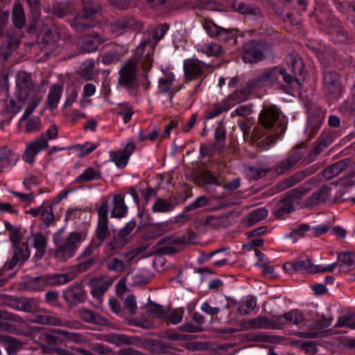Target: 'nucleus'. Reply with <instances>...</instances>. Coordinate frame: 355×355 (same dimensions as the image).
Segmentation results:
<instances>
[{"instance_id":"nucleus-24","label":"nucleus","mask_w":355,"mask_h":355,"mask_svg":"<svg viewBox=\"0 0 355 355\" xmlns=\"http://www.w3.org/2000/svg\"><path fill=\"white\" fill-rule=\"evenodd\" d=\"M65 300L70 304L76 305L85 301V292L80 286H73L67 289L64 293Z\"/></svg>"},{"instance_id":"nucleus-15","label":"nucleus","mask_w":355,"mask_h":355,"mask_svg":"<svg viewBox=\"0 0 355 355\" xmlns=\"http://www.w3.org/2000/svg\"><path fill=\"white\" fill-rule=\"evenodd\" d=\"M284 267L288 273L307 272L310 273H318L316 265L312 263L309 258L304 260H295L284 263Z\"/></svg>"},{"instance_id":"nucleus-7","label":"nucleus","mask_w":355,"mask_h":355,"mask_svg":"<svg viewBox=\"0 0 355 355\" xmlns=\"http://www.w3.org/2000/svg\"><path fill=\"white\" fill-rule=\"evenodd\" d=\"M324 90L333 101L338 100L342 94L340 76L335 71H329L324 73Z\"/></svg>"},{"instance_id":"nucleus-30","label":"nucleus","mask_w":355,"mask_h":355,"mask_svg":"<svg viewBox=\"0 0 355 355\" xmlns=\"http://www.w3.org/2000/svg\"><path fill=\"white\" fill-rule=\"evenodd\" d=\"M33 246L36 249V256L41 258L46 252L47 239L42 233L33 234L30 237Z\"/></svg>"},{"instance_id":"nucleus-25","label":"nucleus","mask_w":355,"mask_h":355,"mask_svg":"<svg viewBox=\"0 0 355 355\" xmlns=\"http://www.w3.org/2000/svg\"><path fill=\"white\" fill-rule=\"evenodd\" d=\"M279 112L275 107L263 109L259 114V121L266 128H272L277 122Z\"/></svg>"},{"instance_id":"nucleus-27","label":"nucleus","mask_w":355,"mask_h":355,"mask_svg":"<svg viewBox=\"0 0 355 355\" xmlns=\"http://www.w3.org/2000/svg\"><path fill=\"white\" fill-rule=\"evenodd\" d=\"M350 164L351 160L349 159L339 161L325 168L322 171V175L327 180L332 179L339 175L342 171L347 170Z\"/></svg>"},{"instance_id":"nucleus-43","label":"nucleus","mask_w":355,"mask_h":355,"mask_svg":"<svg viewBox=\"0 0 355 355\" xmlns=\"http://www.w3.org/2000/svg\"><path fill=\"white\" fill-rule=\"evenodd\" d=\"M38 308V302L35 298L20 297L19 311L26 313H33Z\"/></svg>"},{"instance_id":"nucleus-46","label":"nucleus","mask_w":355,"mask_h":355,"mask_svg":"<svg viewBox=\"0 0 355 355\" xmlns=\"http://www.w3.org/2000/svg\"><path fill=\"white\" fill-rule=\"evenodd\" d=\"M60 38L58 29L55 26H51L46 31L42 37V41L45 44H53Z\"/></svg>"},{"instance_id":"nucleus-16","label":"nucleus","mask_w":355,"mask_h":355,"mask_svg":"<svg viewBox=\"0 0 355 355\" xmlns=\"http://www.w3.org/2000/svg\"><path fill=\"white\" fill-rule=\"evenodd\" d=\"M277 322V329L285 324L300 325L304 321L303 313L298 309H293L284 313L283 315L275 316Z\"/></svg>"},{"instance_id":"nucleus-35","label":"nucleus","mask_w":355,"mask_h":355,"mask_svg":"<svg viewBox=\"0 0 355 355\" xmlns=\"http://www.w3.org/2000/svg\"><path fill=\"white\" fill-rule=\"evenodd\" d=\"M175 204L171 200L162 198H157L152 205L153 213H168L172 211Z\"/></svg>"},{"instance_id":"nucleus-2","label":"nucleus","mask_w":355,"mask_h":355,"mask_svg":"<svg viewBox=\"0 0 355 355\" xmlns=\"http://www.w3.org/2000/svg\"><path fill=\"white\" fill-rule=\"evenodd\" d=\"M16 96L19 101L27 105L21 119H27L42 100L39 87L33 83L31 74L19 71L16 80Z\"/></svg>"},{"instance_id":"nucleus-26","label":"nucleus","mask_w":355,"mask_h":355,"mask_svg":"<svg viewBox=\"0 0 355 355\" xmlns=\"http://www.w3.org/2000/svg\"><path fill=\"white\" fill-rule=\"evenodd\" d=\"M136 220H132L120 230L117 237L112 241V248H120L128 242V236L135 228Z\"/></svg>"},{"instance_id":"nucleus-60","label":"nucleus","mask_w":355,"mask_h":355,"mask_svg":"<svg viewBox=\"0 0 355 355\" xmlns=\"http://www.w3.org/2000/svg\"><path fill=\"white\" fill-rule=\"evenodd\" d=\"M0 318L6 320H8V321L14 322L18 324H22L25 322V320L23 318H21V316H19L17 314L6 312V311L0 312Z\"/></svg>"},{"instance_id":"nucleus-11","label":"nucleus","mask_w":355,"mask_h":355,"mask_svg":"<svg viewBox=\"0 0 355 355\" xmlns=\"http://www.w3.org/2000/svg\"><path fill=\"white\" fill-rule=\"evenodd\" d=\"M108 200L103 199L101 202L100 207L98 208V221L96 229V235L100 243L96 245H100L102 241L109 235L108 230Z\"/></svg>"},{"instance_id":"nucleus-42","label":"nucleus","mask_w":355,"mask_h":355,"mask_svg":"<svg viewBox=\"0 0 355 355\" xmlns=\"http://www.w3.org/2000/svg\"><path fill=\"white\" fill-rule=\"evenodd\" d=\"M12 22L15 27L21 28L26 22L24 9L21 4H15L12 10Z\"/></svg>"},{"instance_id":"nucleus-1","label":"nucleus","mask_w":355,"mask_h":355,"mask_svg":"<svg viewBox=\"0 0 355 355\" xmlns=\"http://www.w3.org/2000/svg\"><path fill=\"white\" fill-rule=\"evenodd\" d=\"M288 68L283 69L279 67L264 69L258 71L254 76L248 80V85L257 89L263 87H271L276 83L281 76L285 83L292 85L301 84L298 78L304 71V64L302 59L295 53H291L286 58Z\"/></svg>"},{"instance_id":"nucleus-22","label":"nucleus","mask_w":355,"mask_h":355,"mask_svg":"<svg viewBox=\"0 0 355 355\" xmlns=\"http://www.w3.org/2000/svg\"><path fill=\"white\" fill-rule=\"evenodd\" d=\"M331 196L330 189L327 186H322L318 191L305 200L304 206L306 207H313L321 203L325 202L329 199Z\"/></svg>"},{"instance_id":"nucleus-49","label":"nucleus","mask_w":355,"mask_h":355,"mask_svg":"<svg viewBox=\"0 0 355 355\" xmlns=\"http://www.w3.org/2000/svg\"><path fill=\"white\" fill-rule=\"evenodd\" d=\"M268 171V167L265 164H255L249 169L250 176L252 179H259L264 177Z\"/></svg>"},{"instance_id":"nucleus-48","label":"nucleus","mask_w":355,"mask_h":355,"mask_svg":"<svg viewBox=\"0 0 355 355\" xmlns=\"http://www.w3.org/2000/svg\"><path fill=\"white\" fill-rule=\"evenodd\" d=\"M254 89L251 88V87H249L248 82L246 84V86L241 89L235 91L230 96V101H234L236 103H240L242 101H244L247 99L248 96L250 94V93L252 91H254Z\"/></svg>"},{"instance_id":"nucleus-51","label":"nucleus","mask_w":355,"mask_h":355,"mask_svg":"<svg viewBox=\"0 0 355 355\" xmlns=\"http://www.w3.org/2000/svg\"><path fill=\"white\" fill-rule=\"evenodd\" d=\"M99 177L100 175L98 172L94 168L89 167L85 169L82 174L77 177L76 182L81 183L97 179Z\"/></svg>"},{"instance_id":"nucleus-4","label":"nucleus","mask_w":355,"mask_h":355,"mask_svg":"<svg viewBox=\"0 0 355 355\" xmlns=\"http://www.w3.org/2000/svg\"><path fill=\"white\" fill-rule=\"evenodd\" d=\"M137 63L136 59L130 60L119 72L117 88L124 87L132 96H137L139 93V83L136 76Z\"/></svg>"},{"instance_id":"nucleus-56","label":"nucleus","mask_w":355,"mask_h":355,"mask_svg":"<svg viewBox=\"0 0 355 355\" xmlns=\"http://www.w3.org/2000/svg\"><path fill=\"white\" fill-rule=\"evenodd\" d=\"M24 107L26 108L27 105L19 101L18 98L17 102L13 99H10L6 103V110L12 114H17Z\"/></svg>"},{"instance_id":"nucleus-38","label":"nucleus","mask_w":355,"mask_h":355,"mask_svg":"<svg viewBox=\"0 0 355 355\" xmlns=\"http://www.w3.org/2000/svg\"><path fill=\"white\" fill-rule=\"evenodd\" d=\"M113 111L115 114L123 117L125 123H128L131 120L133 114V110L130 105L127 102L116 104L113 108Z\"/></svg>"},{"instance_id":"nucleus-29","label":"nucleus","mask_w":355,"mask_h":355,"mask_svg":"<svg viewBox=\"0 0 355 355\" xmlns=\"http://www.w3.org/2000/svg\"><path fill=\"white\" fill-rule=\"evenodd\" d=\"M233 104L230 103V99H224L220 103L214 105L212 108L206 110L204 113V119L205 120L211 119L221 113L230 110Z\"/></svg>"},{"instance_id":"nucleus-40","label":"nucleus","mask_w":355,"mask_h":355,"mask_svg":"<svg viewBox=\"0 0 355 355\" xmlns=\"http://www.w3.org/2000/svg\"><path fill=\"white\" fill-rule=\"evenodd\" d=\"M102 43L103 41L98 35H89L83 40L82 48L85 52L89 53L96 51Z\"/></svg>"},{"instance_id":"nucleus-23","label":"nucleus","mask_w":355,"mask_h":355,"mask_svg":"<svg viewBox=\"0 0 355 355\" xmlns=\"http://www.w3.org/2000/svg\"><path fill=\"white\" fill-rule=\"evenodd\" d=\"M19 159V155L6 146L0 148V172L7 168L15 166Z\"/></svg>"},{"instance_id":"nucleus-41","label":"nucleus","mask_w":355,"mask_h":355,"mask_svg":"<svg viewBox=\"0 0 355 355\" xmlns=\"http://www.w3.org/2000/svg\"><path fill=\"white\" fill-rule=\"evenodd\" d=\"M295 208L291 200H286L285 196L279 202L275 210L276 216L280 217L286 214L293 212Z\"/></svg>"},{"instance_id":"nucleus-34","label":"nucleus","mask_w":355,"mask_h":355,"mask_svg":"<svg viewBox=\"0 0 355 355\" xmlns=\"http://www.w3.org/2000/svg\"><path fill=\"white\" fill-rule=\"evenodd\" d=\"M268 210L264 207L257 208L250 212L245 218L244 222L248 226H252L262 220L268 216Z\"/></svg>"},{"instance_id":"nucleus-62","label":"nucleus","mask_w":355,"mask_h":355,"mask_svg":"<svg viewBox=\"0 0 355 355\" xmlns=\"http://www.w3.org/2000/svg\"><path fill=\"white\" fill-rule=\"evenodd\" d=\"M208 203V199L205 196H200L195 201H193L190 205L185 207V210L189 211L191 210L196 209L200 207H205Z\"/></svg>"},{"instance_id":"nucleus-19","label":"nucleus","mask_w":355,"mask_h":355,"mask_svg":"<svg viewBox=\"0 0 355 355\" xmlns=\"http://www.w3.org/2000/svg\"><path fill=\"white\" fill-rule=\"evenodd\" d=\"M279 136L276 133L275 137H272L269 134L263 132V130H256L252 132V139L254 144L261 150L268 149L275 141Z\"/></svg>"},{"instance_id":"nucleus-13","label":"nucleus","mask_w":355,"mask_h":355,"mask_svg":"<svg viewBox=\"0 0 355 355\" xmlns=\"http://www.w3.org/2000/svg\"><path fill=\"white\" fill-rule=\"evenodd\" d=\"M49 146L48 139L42 135L40 137L29 142L23 154V159L27 163H32L36 155Z\"/></svg>"},{"instance_id":"nucleus-18","label":"nucleus","mask_w":355,"mask_h":355,"mask_svg":"<svg viewBox=\"0 0 355 355\" xmlns=\"http://www.w3.org/2000/svg\"><path fill=\"white\" fill-rule=\"evenodd\" d=\"M77 313L79 318L85 322L101 326H105L108 324V320L105 318L85 307L79 308Z\"/></svg>"},{"instance_id":"nucleus-39","label":"nucleus","mask_w":355,"mask_h":355,"mask_svg":"<svg viewBox=\"0 0 355 355\" xmlns=\"http://www.w3.org/2000/svg\"><path fill=\"white\" fill-rule=\"evenodd\" d=\"M91 293L93 297H99L103 295L109 288L110 282L101 279H94L91 282Z\"/></svg>"},{"instance_id":"nucleus-5","label":"nucleus","mask_w":355,"mask_h":355,"mask_svg":"<svg viewBox=\"0 0 355 355\" xmlns=\"http://www.w3.org/2000/svg\"><path fill=\"white\" fill-rule=\"evenodd\" d=\"M74 278L75 275L72 272L31 277L26 281L25 287L31 291H42L47 286L64 284Z\"/></svg>"},{"instance_id":"nucleus-61","label":"nucleus","mask_w":355,"mask_h":355,"mask_svg":"<svg viewBox=\"0 0 355 355\" xmlns=\"http://www.w3.org/2000/svg\"><path fill=\"white\" fill-rule=\"evenodd\" d=\"M124 306L130 314L135 315L137 309L135 297L133 295H128L125 299Z\"/></svg>"},{"instance_id":"nucleus-3","label":"nucleus","mask_w":355,"mask_h":355,"mask_svg":"<svg viewBox=\"0 0 355 355\" xmlns=\"http://www.w3.org/2000/svg\"><path fill=\"white\" fill-rule=\"evenodd\" d=\"M86 239L84 232H72L64 235V228L59 230L53 235V243L56 246L54 257L60 261H67L72 258L79 245Z\"/></svg>"},{"instance_id":"nucleus-32","label":"nucleus","mask_w":355,"mask_h":355,"mask_svg":"<svg viewBox=\"0 0 355 355\" xmlns=\"http://www.w3.org/2000/svg\"><path fill=\"white\" fill-rule=\"evenodd\" d=\"M256 306V298L249 295L240 301L238 304L237 312L241 315H246L252 313Z\"/></svg>"},{"instance_id":"nucleus-53","label":"nucleus","mask_w":355,"mask_h":355,"mask_svg":"<svg viewBox=\"0 0 355 355\" xmlns=\"http://www.w3.org/2000/svg\"><path fill=\"white\" fill-rule=\"evenodd\" d=\"M332 320L333 318L329 315L324 316L322 315L321 316H318L312 324V327L316 329H324L331 325Z\"/></svg>"},{"instance_id":"nucleus-31","label":"nucleus","mask_w":355,"mask_h":355,"mask_svg":"<svg viewBox=\"0 0 355 355\" xmlns=\"http://www.w3.org/2000/svg\"><path fill=\"white\" fill-rule=\"evenodd\" d=\"M355 255L349 252H341L338 254L340 272H346L351 270L354 266Z\"/></svg>"},{"instance_id":"nucleus-10","label":"nucleus","mask_w":355,"mask_h":355,"mask_svg":"<svg viewBox=\"0 0 355 355\" xmlns=\"http://www.w3.org/2000/svg\"><path fill=\"white\" fill-rule=\"evenodd\" d=\"M203 28L211 37L224 42H234L235 40L236 31L234 29L222 28L209 20L205 21Z\"/></svg>"},{"instance_id":"nucleus-58","label":"nucleus","mask_w":355,"mask_h":355,"mask_svg":"<svg viewBox=\"0 0 355 355\" xmlns=\"http://www.w3.org/2000/svg\"><path fill=\"white\" fill-rule=\"evenodd\" d=\"M2 342L7 345L8 350H16L21 347V343L15 338L7 336H2L0 337Z\"/></svg>"},{"instance_id":"nucleus-50","label":"nucleus","mask_w":355,"mask_h":355,"mask_svg":"<svg viewBox=\"0 0 355 355\" xmlns=\"http://www.w3.org/2000/svg\"><path fill=\"white\" fill-rule=\"evenodd\" d=\"M55 333L62 336L69 341H73L77 343H82L85 341L83 336L76 332H69L62 329H55Z\"/></svg>"},{"instance_id":"nucleus-44","label":"nucleus","mask_w":355,"mask_h":355,"mask_svg":"<svg viewBox=\"0 0 355 355\" xmlns=\"http://www.w3.org/2000/svg\"><path fill=\"white\" fill-rule=\"evenodd\" d=\"M4 225L6 230L9 232V239L11 245L23 243L21 241L22 235L20 234L19 228L13 226L8 221L4 222Z\"/></svg>"},{"instance_id":"nucleus-59","label":"nucleus","mask_w":355,"mask_h":355,"mask_svg":"<svg viewBox=\"0 0 355 355\" xmlns=\"http://www.w3.org/2000/svg\"><path fill=\"white\" fill-rule=\"evenodd\" d=\"M309 230V226L306 224H301L294 227L290 234V237L296 241L299 237H302L304 234Z\"/></svg>"},{"instance_id":"nucleus-57","label":"nucleus","mask_w":355,"mask_h":355,"mask_svg":"<svg viewBox=\"0 0 355 355\" xmlns=\"http://www.w3.org/2000/svg\"><path fill=\"white\" fill-rule=\"evenodd\" d=\"M79 263L76 266V269L78 272H83L88 270L95 263L94 258L82 259L79 257Z\"/></svg>"},{"instance_id":"nucleus-63","label":"nucleus","mask_w":355,"mask_h":355,"mask_svg":"<svg viewBox=\"0 0 355 355\" xmlns=\"http://www.w3.org/2000/svg\"><path fill=\"white\" fill-rule=\"evenodd\" d=\"M324 146H319L318 144H315L306 157V162L310 164L314 162L317 157L323 151Z\"/></svg>"},{"instance_id":"nucleus-8","label":"nucleus","mask_w":355,"mask_h":355,"mask_svg":"<svg viewBox=\"0 0 355 355\" xmlns=\"http://www.w3.org/2000/svg\"><path fill=\"white\" fill-rule=\"evenodd\" d=\"M11 246L12 250V257L4 264V268L8 270H12L17 266H21L30 257V251L26 242Z\"/></svg>"},{"instance_id":"nucleus-47","label":"nucleus","mask_w":355,"mask_h":355,"mask_svg":"<svg viewBox=\"0 0 355 355\" xmlns=\"http://www.w3.org/2000/svg\"><path fill=\"white\" fill-rule=\"evenodd\" d=\"M41 220L44 223L45 226L48 227L55 223V216L53 211L51 205L44 206L43 205L42 209L40 214Z\"/></svg>"},{"instance_id":"nucleus-37","label":"nucleus","mask_w":355,"mask_h":355,"mask_svg":"<svg viewBox=\"0 0 355 355\" xmlns=\"http://www.w3.org/2000/svg\"><path fill=\"white\" fill-rule=\"evenodd\" d=\"M311 190V187L308 183H305L300 187L293 189L286 192L284 196L286 200H291L292 202L300 200L302 197Z\"/></svg>"},{"instance_id":"nucleus-21","label":"nucleus","mask_w":355,"mask_h":355,"mask_svg":"<svg viewBox=\"0 0 355 355\" xmlns=\"http://www.w3.org/2000/svg\"><path fill=\"white\" fill-rule=\"evenodd\" d=\"M175 76L172 72L165 73L164 76L159 80V92L162 94H168L170 101H171L173 94L179 90V87L173 86Z\"/></svg>"},{"instance_id":"nucleus-55","label":"nucleus","mask_w":355,"mask_h":355,"mask_svg":"<svg viewBox=\"0 0 355 355\" xmlns=\"http://www.w3.org/2000/svg\"><path fill=\"white\" fill-rule=\"evenodd\" d=\"M354 315L353 314H346L340 316L336 324L334 327H347L350 329H354L353 326L355 324V322H353Z\"/></svg>"},{"instance_id":"nucleus-20","label":"nucleus","mask_w":355,"mask_h":355,"mask_svg":"<svg viewBox=\"0 0 355 355\" xmlns=\"http://www.w3.org/2000/svg\"><path fill=\"white\" fill-rule=\"evenodd\" d=\"M94 12L89 11H82L78 14L73 20L71 24L72 27L78 33H82L84 31L89 29L93 26L92 15Z\"/></svg>"},{"instance_id":"nucleus-36","label":"nucleus","mask_w":355,"mask_h":355,"mask_svg":"<svg viewBox=\"0 0 355 355\" xmlns=\"http://www.w3.org/2000/svg\"><path fill=\"white\" fill-rule=\"evenodd\" d=\"M112 217L123 218L128 212V207L124 203L123 196L116 195L113 198Z\"/></svg>"},{"instance_id":"nucleus-28","label":"nucleus","mask_w":355,"mask_h":355,"mask_svg":"<svg viewBox=\"0 0 355 355\" xmlns=\"http://www.w3.org/2000/svg\"><path fill=\"white\" fill-rule=\"evenodd\" d=\"M62 93V87L60 85H53L49 92L46 108L50 110L55 109L58 105Z\"/></svg>"},{"instance_id":"nucleus-52","label":"nucleus","mask_w":355,"mask_h":355,"mask_svg":"<svg viewBox=\"0 0 355 355\" xmlns=\"http://www.w3.org/2000/svg\"><path fill=\"white\" fill-rule=\"evenodd\" d=\"M52 12L59 17H64L71 12L68 3H56L52 6Z\"/></svg>"},{"instance_id":"nucleus-9","label":"nucleus","mask_w":355,"mask_h":355,"mask_svg":"<svg viewBox=\"0 0 355 355\" xmlns=\"http://www.w3.org/2000/svg\"><path fill=\"white\" fill-rule=\"evenodd\" d=\"M241 331L251 329H277L275 318L270 319L266 316L259 315L241 321L239 324Z\"/></svg>"},{"instance_id":"nucleus-45","label":"nucleus","mask_w":355,"mask_h":355,"mask_svg":"<svg viewBox=\"0 0 355 355\" xmlns=\"http://www.w3.org/2000/svg\"><path fill=\"white\" fill-rule=\"evenodd\" d=\"M198 51L208 56H218L222 53V47L214 42L206 43L200 46Z\"/></svg>"},{"instance_id":"nucleus-33","label":"nucleus","mask_w":355,"mask_h":355,"mask_svg":"<svg viewBox=\"0 0 355 355\" xmlns=\"http://www.w3.org/2000/svg\"><path fill=\"white\" fill-rule=\"evenodd\" d=\"M186 78L189 80H192L199 76L202 72V67L200 62L196 60L188 61L184 66Z\"/></svg>"},{"instance_id":"nucleus-6","label":"nucleus","mask_w":355,"mask_h":355,"mask_svg":"<svg viewBox=\"0 0 355 355\" xmlns=\"http://www.w3.org/2000/svg\"><path fill=\"white\" fill-rule=\"evenodd\" d=\"M273 45L266 42L250 41L243 45V60L245 63L257 62L272 55Z\"/></svg>"},{"instance_id":"nucleus-54","label":"nucleus","mask_w":355,"mask_h":355,"mask_svg":"<svg viewBox=\"0 0 355 355\" xmlns=\"http://www.w3.org/2000/svg\"><path fill=\"white\" fill-rule=\"evenodd\" d=\"M183 314V310L174 309L168 314L166 313L165 319L173 324H177L182 322Z\"/></svg>"},{"instance_id":"nucleus-14","label":"nucleus","mask_w":355,"mask_h":355,"mask_svg":"<svg viewBox=\"0 0 355 355\" xmlns=\"http://www.w3.org/2000/svg\"><path fill=\"white\" fill-rule=\"evenodd\" d=\"M315 172L312 168H309L302 171H300L293 175L284 179L278 182L275 188L277 191L280 192L291 188L295 184H298L306 177L311 175Z\"/></svg>"},{"instance_id":"nucleus-17","label":"nucleus","mask_w":355,"mask_h":355,"mask_svg":"<svg viewBox=\"0 0 355 355\" xmlns=\"http://www.w3.org/2000/svg\"><path fill=\"white\" fill-rule=\"evenodd\" d=\"M135 148V146L132 141L128 143L123 149L117 150L112 155V162L118 168H124Z\"/></svg>"},{"instance_id":"nucleus-12","label":"nucleus","mask_w":355,"mask_h":355,"mask_svg":"<svg viewBox=\"0 0 355 355\" xmlns=\"http://www.w3.org/2000/svg\"><path fill=\"white\" fill-rule=\"evenodd\" d=\"M302 157L303 155L300 152L292 153L275 164L273 166L274 172L279 175L290 173L301 162Z\"/></svg>"},{"instance_id":"nucleus-64","label":"nucleus","mask_w":355,"mask_h":355,"mask_svg":"<svg viewBox=\"0 0 355 355\" xmlns=\"http://www.w3.org/2000/svg\"><path fill=\"white\" fill-rule=\"evenodd\" d=\"M96 145L94 144L86 143L84 145H78L76 148L79 153L80 157H85L94 150Z\"/></svg>"}]
</instances>
